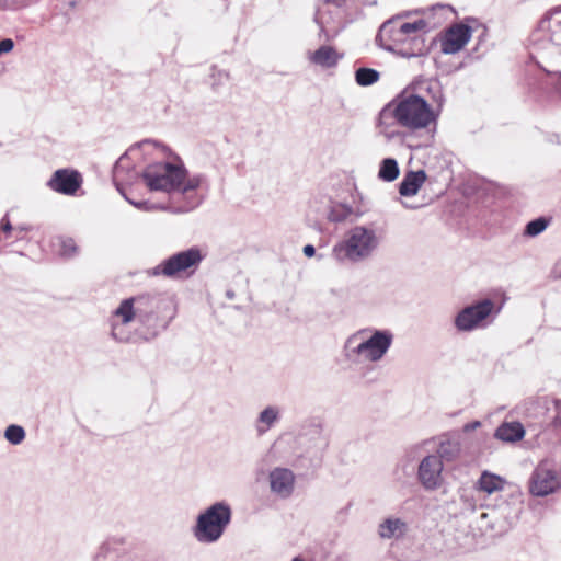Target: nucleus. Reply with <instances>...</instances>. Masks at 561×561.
I'll use <instances>...</instances> for the list:
<instances>
[{"mask_svg":"<svg viewBox=\"0 0 561 561\" xmlns=\"http://www.w3.org/2000/svg\"><path fill=\"white\" fill-rule=\"evenodd\" d=\"M131 156L144 153L156 161L147 165L142 179L150 191L168 193L170 198L183 196L184 204H169V208L176 213L192 210L199 204L197 190L204 186L206 179L202 174H190L182 160L171 150L153 140H144L129 149Z\"/></svg>","mask_w":561,"mask_h":561,"instance_id":"obj_1","label":"nucleus"},{"mask_svg":"<svg viewBox=\"0 0 561 561\" xmlns=\"http://www.w3.org/2000/svg\"><path fill=\"white\" fill-rule=\"evenodd\" d=\"M447 5L438 4L422 13L413 21H404L397 16L385 22L378 33L380 46L404 58L425 56L428 48L426 34L440 21L432 22L431 18L436 11H447Z\"/></svg>","mask_w":561,"mask_h":561,"instance_id":"obj_2","label":"nucleus"},{"mask_svg":"<svg viewBox=\"0 0 561 561\" xmlns=\"http://www.w3.org/2000/svg\"><path fill=\"white\" fill-rule=\"evenodd\" d=\"M424 90L430 96L428 100L419 93L404 90L392 100V103L404 129L427 130L433 136L445 104V95L437 80H426Z\"/></svg>","mask_w":561,"mask_h":561,"instance_id":"obj_3","label":"nucleus"},{"mask_svg":"<svg viewBox=\"0 0 561 561\" xmlns=\"http://www.w3.org/2000/svg\"><path fill=\"white\" fill-rule=\"evenodd\" d=\"M382 242V231L375 225H356L332 247V259L339 264L360 263L374 255Z\"/></svg>","mask_w":561,"mask_h":561,"instance_id":"obj_4","label":"nucleus"},{"mask_svg":"<svg viewBox=\"0 0 561 561\" xmlns=\"http://www.w3.org/2000/svg\"><path fill=\"white\" fill-rule=\"evenodd\" d=\"M393 334L388 330L363 329L345 342V357L356 365L369 366L381 360L389 351Z\"/></svg>","mask_w":561,"mask_h":561,"instance_id":"obj_5","label":"nucleus"},{"mask_svg":"<svg viewBox=\"0 0 561 561\" xmlns=\"http://www.w3.org/2000/svg\"><path fill=\"white\" fill-rule=\"evenodd\" d=\"M533 58L552 57L561 53V9L550 11L529 37Z\"/></svg>","mask_w":561,"mask_h":561,"instance_id":"obj_6","label":"nucleus"},{"mask_svg":"<svg viewBox=\"0 0 561 561\" xmlns=\"http://www.w3.org/2000/svg\"><path fill=\"white\" fill-rule=\"evenodd\" d=\"M231 515V507L228 503H214L197 516L193 528L194 537L202 543L218 541L230 524Z\"/></svg>","mask_w":561,"mask_h":561,"instance_id":"obj_7","label":"nucleus"},{"mask_svg":"<svg viewBox=\"0 0 561 561\" xmlns=\"http://www.w3.org/2000/svg\"><path fill=\"white\" fill-rule=\"evenodd\" d=\"M156 299L149 296H138L124 299L113 311L111 317L112 336L121 342H126L130 337L126 327L136 318H142L152 311Z\"/></svg>","mask_w":561,"mask_h":561,"instance_id":"obj_8","label":"nucleus"},{"mask_svg":"<svg viewBox=\"0 0 561 561\" xmlns=\"http://www.w3.org/2000/svg\"><path fill=\"white\" fill-rule=\"evenodd\" d=\"M203 257L204 255L198 248H191L173 254L169 259L162 261L149 273L153 276L163 275L170 278H178L191 268L195 270L202 262Z\"/></svg>","mask_w":561,"mask_h":561,"instance_id":"obj_9","label":"nucleus"},{"mask_svg":"<svg viewBox=\"0 0 561 561\" xmlns=\"http://www.w3.org/2000/svg\"><path fill=\"white\" fill-rule=\"evenodd\" d=\"M497 312L492 300L483 299L460 310L454 323L458 331L470 332L486 327L490 317Z\"/></svg>","mask_w":561,"mask_h":561,"instance_id":"obj_10","label":"nucleus"},{"mask_svg":"<svg viewBox=\"0 0 561 561\" xmlns=\"http://www.w3.org/2000/svg\"><path fill=\"white\" fill-rule=\"evenodd\" d=\"M446 445H449V443L440 444L439 455H427L419 463L417 479L421 485L427 491H435L439 489L444 483L443 458L450 459L446 450Z\"/></svg>","mask_w":561,"mask_h":561,"instance_id":"obj_11","label":"nucleus"},{"mask_svg":"<svg viewBox=\"0 0 561 561\" xmlns=\"http://www.w3.org/2000/svg\"><path fill=\"white\" fill-rule=\"evenodd\" d=\"M529 492L534 496H547L561 488V472L553 461L545 459L533 471L529 479Z\"/></svg>","mask_w":561,"mask_h":561,"instance_id":"obj_12","label":"nucleus"},{"mask_svg":"<svg viewBox=\"0 0 561 561\" xmlns=\"http://www.w3.org/2000/svg\"><path fill=\"white\" fill-rule=\"evenodd\" d=\"M343 3V0L319 1L314 20L325 37L333 36L337 33L345 14Z\"/></svg>","mask_w":561,"mask_h":561,"instance_id":"obj_13","label":"nucleus"},{"mask_svg":"<svg viewBox=\"0 0 561 561\" xmlns=\"http://www.w3.org/2000/svg\"><path fill=\"white\" fill-rule=\"evenodd\" d=\"M401 128H403L401 118L391 101L379 112L376 130L387 141H391L402 136Z\"/></svg>","mask_w":561,"mask_h":561,"instance_id":"obj_14","label":"nucleus"},{"mask_svg":"<svg viewBox=\"0 0 561 561\" xmlns=\"http://www.w3.org/2000/svg\"><path fill=\"white\" fill-rule=\"evenodd\" d=\"M472 36V30L466 24L459 23L450 26L440 37V50L451 55L460 51Z\"/></svg>","mask_w":561,"mask_h":561,"instance_id":"obj_15","label":"nucleus"},{"mask_svg":"<svg viewBox=\"0 0 561 561\" xmlns=\"http://www.w3.org/2000/svg\"><path fill=\"white\" fill-rule=\"evenodd\" d=\"M268 482L273 494L287 499L294 492L295 474L290 469L276 467L270 471Z\"/></svg>","mask_w":561,"mask_h":561,"instance_id":"obj_16","label":"nucleus"},{"mask_svg":"<svg viewBox=\"0 0 561 561\" xmlns=\"http://www.w3.org/2000/svg\"><path fill=\"white\" fill-rule=\"evenodd\" d=\"M48 185L58 193L72 195L81 185V176L76 171L57 170L49 180Z\"/></svg>","mask_w":561,"mask_h":561,"instance_id":"obj_17","label":"nucleus"},{"mask_svg":"<svg viewBox=\"0 0 561 561\" xmlns=\"http://www.w3.org/2000/svg\"><path fill=\"white\" fill-rule=\"evenodd\" d=\"M311 208L316 213L322 214L329 221L339 222L344 220L348 210L342 205L332 206V201L330 196H318L311 203Z\"/></svg>","mask_w":561,"mask_h":561,"instance_id":"obj_18","label":"nucleus"},{"mask_svg":"<svg viewBox=\"0 0 561 561\" xmlns=\"http://www.w3.org/2000/svg\"><path fill=\"white\" fill-rule=\"evenodd\" d=\"M408 530V523L396 516H389L378 525V535L381 539L386 540L402 539L407 535Z\"/></svg>","mask_w":561,"mask_h":561,"instance_id":"obj_19","label":"nucleus"},{"mask_svg":"<svg viewBox=\"0 0 561 561\" xmlns=\"http://www.w3.org/2000/svg\"><path fill=\"white\" fill-rule=\"evenodd\" d=\"M307 58L314 66L321 68H332L337 65L339 60L342 58V55L339 54L332 46L323 45L313 51H309L307 54Z\"/></svg>","mask_w":561,"mask_h":561,"instance_id":"obj_20","label":"nucleus"},{"mask_svg":"<svg viewBox=\"0 0 561 561\" xmlns=\"http://www.w3.org/2000/svg\"><path fill=\"white\" fill-rule=\"evenodd\" d=\"M506 480L503 477L484 470L482 471L479 479L474 482L473 486L476 491L491 495L504 490Z\"/></svg>","mask_w":561,"mask_h":561,"instance_id":"obj_21","label":"nucleus"},{"mask_svg":"<svg viewBox=\"0 0 561 561\" xmlns=\"http://www.w3.org/2000/svg\"><path fill=\"white\" fill-rule=\"evenodd\" d=\"M426 173L423 170L405 173L402 182L400 183V195L404 198L416 195L421 186L426 181Z\"/></svg>","mask_w":561,"mask_h":561,"instance_id":"obj_22","label":"nucleus"},{"mask_svg":"<svg viewBox=\"0 0 561 561\" xmlns=\"http://www.w3.org/2000/svg\"><path fill=\"white\" fill-rule=\"evenodd\" d=\"M280 419V409L276 405L265 407L257 415L255 421V430L259 435L265 434Z\"/></svg>","mask_w":561,"mask_h":561,"instance_id":"obj_23","label":"nucleus"},{"mask_svg":"<svg viewBox=\"0 0 561 561\" xmlns=\"http://www.w3.org/2000/svg\"><path fill=\"white\" fill-rule=\"evenodd\" d=\"M494 435L500 440L514 443L525 436V430L519 422H505L496 428Z\"/></svg>","mask_w":561,"mask_h":561,"instance_id":"obj_24","label":"nucleus"},{"mask_svg":"<svg viewBox=\"0 0 561 561\" xmlns=\"http://www.w3.org/2000/svg\"><path fill=\"white\" fill-rule=\"evenodd\" d=\"M398 162L393 158H386L380 162L378 178L385 182H392L399 176Z\"/></svg>","mask_w":561,"mask_h":561,"instance_id":"obj_25","label":"nucleus"},{"mask_svg":"<svg viewBox=\"0 0 561 561\" xmlns=\"http://www.w3.org/2000/svg\"><path fill=\"white\" fill-rule=\"evenodd\" d=\"M378 79L379 72L370 68H359L355 72V80L362 87L374 84Z\"/></svg>","mask_w":561,"mask_h":561,"instance_id":"obj_26","label":"nucleus"},{"mask_svg":"<svg viewBox=\"0 0 561 561\" xmlns=\"http://www.w3.org/2000/svg\"><path fill=\"white\" fill-rule=\"evenodd\" d=\"M24 231H26V228L12 227L8 217H4L1 221L0 241L7 240L10 236H13L15 239H20V238H22V234Z\"/></svg>","mask_w":561,"mask_h":561,"instance_id":"obj_27","label":"nucleus"},{"mask_svg":"<svg viewBox=\"0 0 561 561\" xmlns=\"http://www.w3.org/2000/svg\"><path fill=\"white\" fill-rule=\"evenodd\" d=\"M4 437L12 445H19L25 438V431L22 426L12 424L5 428Z\"/></svg>","mask_w":561,"mask_h":561,"instance_id":"obj_28","label":"nucleus"},{"mask_svg":"<svg viewBox=\"0 0 561 561\" xmlns=\"http://www.w3.org/2000/svg\"><path fill=\"white\" fill-rule=\"evenodd\" d=\"M59 254L66 257L72 256L77 253V244L71 238L59 239Z\"/></svg>","mask_w":561,"mask_h":561,"instance_id":"obj_29","label":"nucleus"},{"mask_svg":"<svg viewBox=\"0 0 561 561\" xmlns=\"http://www.w3.org/2000/svg\"><path fill=\"white\" fill-rule=\"evenodd\" d=\"M547 226H548V222L546 219H543V218L535 219L526 226V233L531 237L538 236L547 228Z\"/></svg>","mask_w":561,"mask_h":561,"instance_id":"obj_30","label":"nucleus"},{"mask_svg":"<svg viewBox=\"0 0 561 561\" xmlns=\"http://www.w3.org/2000/svg\"><path fill=\"white\" fill-rule=\"evenodd\" d=\"M125 198L128 201V203L134 205L136 208L141 209V210H146V211L156 210V209H170L169 208V204L168 205L153 204V203H150L149 201L135 202L133 199H129L126 196H125Z\"/></svg>","mask_w":561,"mask_h":561,"instance_id":"obj_31","label":"nucleus"},{"mask_svg":"<svg viewBox=\"0 0 561 561\" xmlns=\"http://www.w3.org/2000/svg\"><path fill=\"white\" fill-rule=\"evenodd\" d=\"M113 558V553L110 551L108 543L100 546L99 551L94 556V561H108Z\"/></svg>","mask_w":561,"mask_h":561,"instance_id":"obj_32","label":"nucleus"},{"mask_svg":"<svg viewBox=\"0 0 561 561\" xmlns=\"http://www.w3.org/2000/svg\"><path fill=\"white\" fill-rule=\"evenodd\" d=\"M14 47V42L11 38H4L0 42V55L10 53Z\"/></svg>","mask_w":561,"mask_h":561,"instance_id":"obj_33","label":"nucleus"},{"mask_svg":"<svg viewBox=\"0 0 561 561\" xmlns=\"http://www.w3.org/2000/svg\"><path fill=\"white\" fill-rule=\"evenodd\" d=\"M480 426H481L480 421H473V422L465 424L462 430H463V432L469 433V432H472V431L479 428Z\"/></svg>","mask_w":561,"mask_h":561,"instance_id":"obj_34","label":"nucleus"},{"mask_svg":"<svg viewBox=\"0 0 561 561\" xmlns=\"http://www.w3.org/2000/svg\"><path fill=\"white\" fill-rule=\"evenodd\" d=\"M553 426L556 427V430L561 435V403L558 405V414L554 417Z\"/></svg>","mask_w":561,"mask_h":561,"instance_id":"obj_35","label":"nucleus"},{"mask_svg":"<svg viewBox=\"0 0 561 561\" xmlns=\"http://www.w3.org/2000/svg\"><path fill=\"white\" fill-rule=\"evenodd\" d=\"M302 251H304V254H305L307 257H312V256L314 255V253H316V249H314V247H313V245H311V244H307V245H305V247H304V249H302Z\"/></svg>","mask_w":561,"mask_h":561,"instance_id":"obj_36","label":"nucleus"},{"mask_svg":"<svg viewBox=\"0 0 561 561\" xmlns=\"http://www.w3.org/2000/svg\"><path fill=\"white\" fill-rule=\"evenodd\" d=\"M402 205L405 208L415 209L417 208V205L410 204L408 201H402Z\"/></svg>","mask_w":561,"mask_h":561,"instance_id":"obj_37","label":"nucleus"},{"mask_svg":"<svg viewBox=\"0 0 561 561\" xmlns=\"http://www.w3.org/2000/svg\"><path fill=\"white\" fill-rule=\"evenodd\" d=\"M291 561H306V560H304L302 558L296 557Z\"/></svg>","mask_w":561,"mask_h":561,"instance_id":"obj_38","label":"nucleus"},{"mask_svg":"<svg viewBox=\"0 0 561 561\" xmlns=\"http://www.w3.org/2000/svg\"><path fill=\"white\" fill-rule=\"evenodd\" d=\"M119 168H121L119 165H117V167L115 168V176H117V175H118Z\"/></svg>","mask_w":561,"mask_h":561,"instance_id":"obj_39","label":"nucleus"}]
</instances>
